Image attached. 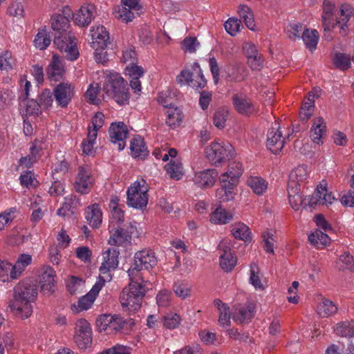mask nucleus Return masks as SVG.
Returning <instances> with one entry per match:
<instances>
[{
	"mask_svg": "<svg viewBox=\"0 0 354 354\" xmlns=\"http://www.w3.org/2000/svg\"><path fill=\"white\" fill-rule=\"evenodd\" d=\"M303 188L288 186L289 203L295 211L299 210L302 206L304 207L306 206L314 207L319 205H331L336 200L333 193L328 190L327 183L324 180L317 185L315 192L311 196L303 198Z\"/></svg>",
	"mask_w": 354,
	"mask_h": 354,
	"instance_id": "1",
	"label": "nucleus"
},
{
	"mask_svg": "<svg viewBox=\"0 0 354 354\" xmlns=\"http://www.w3.org/2000/svg\"><path fill=\"white\" fill-rule=\"evenodd\" d=\"M335 5L328 1H324L323 3V14L322 15V26L324 28V38L327 41L333 39V30L338 26L339 33L344 37L348 32V22L353 15V9L349 4H342L339 8V15L337 17L336 22L331 20Z\"/></svg>",
	"mask_w": 354,
	"mask_h": 354,
	"instance_id": "2",
	"label": "nucleus"
},
{
	"mask_svg": "<svg viewBox=\"0 0 354 354\" xmlns=\"http://www.w3.org/2000/svg\"><path fill=\"white\" fill-rule=\"evenodd\" d=\"M51 26L53 30L59 34L54 39V44L56 47L66 53L68 60L77 59L79 51L77 48L76 38L72 33L67 32L70 26L68 17L59 14L55 15L51 18Z\"/></svg>",
	"mask_w": 354,
	"mask_h": 354,
	"instance_id": "3",
	"label": "nucleus"
},
{
	"mask_svg": "<svg viewBox=\"0 0 354 354\" xmlns=\"http://www.w3.org/2000/svg\"><path fill=\"white\" fill-rule=\"evenodd\" d=\"M37 294L35 285L24 281L19 283L15 288L14 299L10 304L11 311L21 319L29 317L32 313V303Z\"/></svg>",
	"mask_w": 354,
	"mask_h": 354,
	"instance_id": "4",
	"label": "nucleus"
},
{
	"mask_svg": "<svg viewBox=\"0 0 354 354\" xmlns=\"http://www.w3.org/2000/svg\"><path fill=\"white\" fill-rule=\"evenodd\" d=\"M100 73L104 79L103 91L105 95L113 98L120 105L128 104L130 95L124 78L116 72L103 71Z\"/></svg>",
	"mask_w": 354,
	"mask_h": 354,
	"instance_id": "5",
	"label": "nucleus"
},
{
	"mask_svg": "<svg viewBox=\"0 0 354 354\" xmlns=\"http://www.w3.org/2000/svg\"><path fill=\"white\" fill-rule=\"evenodd\" d=\"M129 281V286L124 288L120 294V301L124 310L133 313L140 308L143 297L152 285L149 281Z\"/></svg>",
	"mask_w": 354,
	"mask_h": 354,
	"instance_id": "6",
	"label": "nucleus"
},
{
	"mask_svg": "<svg viewBox=\"0 0 354 354\" xmlns=\"http://www.w3.org/2000/svg\"><path fill=\"white\" fill-rule=\"evenodd\" d=\"M157 258L155 253L151 250H142L136 252L133 258V262L127 272L129 280H138L145 283L141 271L142 270H148L157 264Z\"/></svg>",
	"mask_w": 354,
	"mask_h": 354,
	"instance_id": "7",
	"label": "nucleus"
},
{
	"mask_svg": "<svg viewBox=\"0 0 354 354\" xmlns=\"http://www.w3.org/2000/svg\"><path fill=\"white\" fill-rule=\"evenodd\" d=\"M205 153L209 162L218 167L234 155V149L228 142L214 141L205 147Z\"/></svg>",
	"mask_w": 354,
	"mask_h": 354,
	"instance_id": "8",
	"label": "nucleus"
},
{
	"mask_svg": "<svg viewBox=\"0 0 354 354\" xmlns=\"http://www.w3.org/2000/svg\"><path fill=\"white\" fill-rule=\"evenodd\" d=\"M176 80L180 85H189L196 89L203 88L207 84L200 65L197 62H194L191 65V70L187 67L182 70L176 76Z\"/></svg>",
	"mask_w": 354,
	"mask_h": 354,
	"instance_id": "9",
	"label": "nucleus"
},
{
	"mask_svg": "<svg viewBox=\"0 0 354 354\" xmlns=\"http://www.w3.org/2000/svg\"><path fill=\"white\" fill-rule=\"evenodd\" d=\"M147 191L146 182L143 179L136 180L127 189V205L136 209L146 207L148 203Z\"/></svg>",
	"mask_w": 354,
	"mask_h": 354,
	"instance_id": "10",
	"label": "nucleus"
},
{
	"mask_svg": "<svg viewBox=\"0 0 354 354\" xmlns=\"http://www.w3.org/2000/svg\"><path fill=\"white\" fill-rule=\"evenodd\" d=\"M120 252L117 248H109L102 253V262L100 268V276L97 282L110 281L112 279L111 271L115 270L119 264Z\"/></svg>",
	"mask_w": 354,
	"mask_h": 354,
	"instance_id": "11",
	"label": "nucleus"
},
{
	"mask_svg": "<svg viewBox=\"0 0 354 354\" xmlns=\"http://www.w3.org/2000/svg\"><path fill=\"white\" fill-rule=\"evenodd\" d=\"M121 5L115 7L113 13L118 19L126 23L139 15L142 10L140 0H121Z\"/></svg>",
	"mask_w": 354,
	"mask_h": 354,
	"instance_id": "12",
	"label": "nucleus"
},
{
	"mask_svg": "<svg viewBox=\"0 0 354 354\" xmlns=\"http://www.w3.org/2000/svg\"><path fill=\"white\" fill-rule=\"evenodd\" d=\"M74 341L80 349H86L92 343V330L90 324L84 319L75 322Z\"/></svg>",
	"mask_w": 354,
	"mask_h": 354,
	"instance_id": "13",
	"label": "nucleus"
},
{
	"mask_svg": "<svg viewBox=\"0 0 354 354\" xmlns=\"http://www.w3.org/2000/svg\"><path fill=\"white\" fill-rule=\"evenodd\" d=\"M53 93L57 105L66 108L75 94V86L69 82H61L54 88Z\"/></svg>",
	"mask_w": 354,
	"mask_h": 354,
	"instance_id": "14",
	"label": "nucleus"
},
{
	"mask_svg": "<svg viewBox=\"0 0 354 354\" xmlns=\"http://www.w3.org/2000/svg\"><path fill=\"white\" fill-rule=\"evenodd\" d=\"M136 227L130 223V229L128 231L120 227H113L109 226L110 236L108 243L110 245L118 247H127L131 243V234L134 232Z\"/></svg>",
	"mask_w": 354,
	"mask_h": 354,
	"instance_id": "15",
	"label": "nucleus"
},
{
	"mask_svg": "<svg viewBox=\"0 0 354 354\" xmlns=\"http://www.w3.org/2000/svg\"><path fill=\"white\" fill-rule=\"evenodd\" d=\"M103 286V282L96 281L91 290L86 295L80 297L77 303H75L71 306V310L73 313H80L91 308Z\"/></svg>",
	"mask_w": 354,
	"mask_h": 354,
	"instance_id": "16",
	"label": "nucleus"
},
{
	"mask_svg": "<svg viewBox=\"0 0 354 354\" xmlns=\"http://www.w3.org/2000/svg\"><path fill=\"white\" fill-rule=\"evenodd\" d=\"M94 184V178L88 167H81L75 178L74 187L75 190L82 194H88Z\"/></svg>",
	"mask_w": 354,
	"mask_h": 354,
	"instance_id": "17",
	"label": "nucleus"
},
{
	"mask_svg": "<svg viewBox=\"0 0 354 354\" xmlns=\"http://www.w3.org/2000/svg\"><path fill=\"white\" fill-rule=\"evenodd\" d=\"M109 133L111 141L117 145L118 149L119 151L124 149L129 133L124 123L122 122H113L109 127Z\"/></svg>",
	"mask_w": 354,
	"mask_h": 354,
	"instance_id": "18",
	"label": "nucleus"
},
{
	"mask_svg": "<svg viewBox=\"0 0 354 354\" xmlns=\"http://www.w3.org/2000/svg\"><path fill=\"white\" fill-rule=\"evenodd\" d=\"M39 277L41 291L45 295L53 292L56 283V274L54 269L50 266H44L41 268Z\"/></svg>",
	"mask_w": 354,
	"mask_h": 354,
	"instance_id": "19",
	"label": "nucleus"
},
{
	"mask_svg": "<svg viewBox=\"0 0 354 354\" xmlns=\"http://www.w3.org/2000/svg\"><path fill=\"white\" fill-rule=\"evenodd\" d=\"M310 171L306 165H298L289 174L288 186L304 189L308 183Z\"/></svg>",
	"mask_w": 354,
	"mask_h": 354,
	"instance_id": "20",
	"label": "nucleus"
},
{
	"mask_svg": "<svg viewBox=\"0 0 354 354\" xmlns=\"http://www.w3.org/2000/svg\"><path fill=\"white\" fill-rule=\"evenodd\" d=\"M243 173V167L239 161L230 162L223 173L219 176L220 183H230L232 185H238L241 176Z\"/></svg>",
	"mask_w": 354,
	"mask_h": 354,
	"instance_id": "21",
	"label": "nucleus"
},
{
	"mask_svg": "<svg viewBox=\"0 0 354 354\" xmlns=\"http://www.w3.org/2000/svg\"><path fill=\"white\" fill-rule=\"evenodd\" d=\"M227 241H221L218 245L219 250L222 252L220 255V266L222 270L225 272H230L236 265L237 259L231 252L230 248L227 245Z\"/></svg>",
	"mask_w": 354,
	"mask_h": 354,
	"instance_id": "22",
	"label": "nucleus"
},
{
	"mask_svg": "<svg viewBox=\"0 0 354 354\" xmlns=\"http://www.w3.org/2000/svg\"><path fill=\"white\" fill-rule=\"evenodd\" d=\"M91 44L93 49L106 48L109 42V35L105 27L95 25L91 28Z\"/></svg>",
	"mask_w": 354,
	"mask_h": 354,
	"instance_id": "23",
	"label": "nucleus"
},
{
	"mask_svg": "<svg viewBox=\"0 0 354 354\" xmlns=\"http://www.w3.org/2000/svg\"><path fill=\"white\" fill-rule=\"evenodd\" d=\"M96 13L93 4H84L75 15V23L79 26H87L95 19Z\"/></svg>",
	"mask_w": 354,
	"mask_h": 354,
	"instance_id": "24",
	"label": "nucleus"
},
{
	"mask_svg": "<svg viewBox=\"0 0 354 354\" xmlns=\"http://www.w3.org/2000/svg\"><path fill=\"white\" fill-rule=\"evenodd\" d=\"M46 74L50 81L57 82L62 80L65 74L64 59L57 55H53L46 68Z\"/></svg>",
	"mask_w": 354,
	"mask_h": 354,
	"instance_id": "25",
	"label": "nucleus"
},
{
	"mask_svg": "<svg viewBox=\"0 0 354 354\" xmlns=\"http://www.w3.org/2000/svg\"><path fill=\"white\" fill-rule=\"evenodd\" d=\"M285 138L278 127H272L267 134V148L273 153L277 154L281 151L284 145Z\"/></svg>",
	"mask_w": 354,
	"mask_h": 354,
	"instance_id": "26",
	"label": "nucleus"
},
{
	"mask_svg": "<svg viewBox=\"0 0 354 354\" xmlns=\"http://www.w3.org/2000/svg\"><path fill=\"white\" fill-rule=\"evenodd\" d=\"M327 127L322 117H316L313 120L309 136L311 140L317 145L323 144V138L326 136Z\"/></svg>",
	"mask_w": 354,
	"mask_h": 354,
	"instance_id": "27",
	"label": "nucleus"
},
{
	"mask_svg": "<svg viewBox=\"0 0 354 354\" xmlns=\"http://www.w3.org/2000/svg\"><path fill=\"white\" fill-rule=\"evenodd\" d=\"M255 305L253 303L239 304L232 312V319L237 323L249 322L254 315Z\"/></svg>",
	"mask_w": 354,
	"mask_h": 354,
	"instance_id": "28",
	"label": "nucleus"
},
{
	"mask_svg": "<svg viewBox=\"0 0 354 354\" xmlns=\"http://www.w3.org/2000/svg\"><path fill=\"white\" fill-rule=\"evenodd\" d=\"M218 173L215 169H207L195 173L194 181L202 188H209L214 185Z\"/></svg>",
	"mask_w": 354,
	"mask_h": 354,
	"instance_id": "29",
	"label": "nucleus"
},
{
	"mask_svg": "<svg viewBox=\"0 0 354 354\" xmlns=\"http://www.w3.org/2000/svg\"><path fill=\"white\" fill-rule=\"evenodd\" d=\"M234 109L242 115H250L254 112L250 99L244 93H236L232 97Z\"/></svg>",
	"mask_w": 354,
	"mask_h": 354,
	"instance_id": "30",
	"label": "nucleus"
},
{
	"mask_svg": "<svg viewBox=\"0 0 354 354\" xmlns=\"http://www.w3.org/2000/svg\"><path fill=\"white\" fill-rule=\"evenodd\" d=\"M234 212L218 205L210 214L209 221L214 225H225L234 219Z\"/></svg>",
	"mask_w": 354,
	"mask_h": 354,
	"instance_id": "31",
	"label": "nucleus"
},
{
	"mask_svg": "<svg viewBox=\"0 0 354 354\" xmlns=\"http://www.w3.org/2000/svg\"><path fill=\"white\" fill-rule=\"evenodd\" d=\"M85 218L92 227H99L102 221V212L98 204L94 203L85 210Z\"/></svg>",
	"mask_w": 354,
	"mask_h": 354,
	"instance_id": "32",
	"label": "nucleus"
},
{
	"mask_svg": "<svg viewBox=\"0 0 354 354\" xmlns=\"http://www.w3.org/2000/svg\"><path fill=\"white\" fill-rule=\"evenodd\" d=\"M221 187L216 191V198L221 202H229L233 201L236 195L234 189L237 185H232L230 183H220Z\"/></svg>",
	"mask_w": 354,
	"mask_h": 354,
	"instance_id": "33",
	"label": "nucleus"
},
{
	"mask_svg": "<svg viewBox=\"0 0 354 354\" xmlns=\"http://www.w3.org/2000/svg\"><path fill=\"white\" fill-rule=\"evenodd\" d=\"M82 204L78 197L75 195H69L64 198V202L62 206L57 211V214L59 216H66L69 213L73 214L74 211L81 207Z\"/></svg>",
	"mask_w": 354,
	"mask_h": 354,
	"instance_id": "34",
	"label": "nucleus"
},
{
	"mask_svg": "<svg viewBox=\"0 0 354 354\" xmlns=\"http://www.w3.org/2000/svg\"><path fill=\"white\" fill-rule=\"evenodd\" d=\"M248 186L258 196L263 195L268 189V183L259 176H251L247 180Z\"/></svg>",
	"mask_w": 354,
	"mask_h": 354,
	"instance_id": "35",
	"label": "nucleus"
},
{
	"mask_svg": "<svg viewBox=\"0 0 354 354\" xmlns=\"http://www.w3.org/2000/svg\"><path fill=\"white\" fill-rule=\"evenodd\" d=\"M250 282L257 290H263L266 288V281L256 263L250 265Z\"/></svg>",
	"mask_w": 354,
	"mask_h": 354,
	"instance_id": "36",
	"label": "nucleus"
},
{
	"mask_svg": "<svg viewBox=\"0 0 354 354\" xmlns=\"http://www.w3.org/2000/svg\"><path fill=\"white\" fill-rule=\"evenodd\" d=\"M32 256L28 254H21L15 264H12V277L19 279L26 268L32 263Z\"/></svg>",
	"mask_w": 354,
	"mask_h": 354,
	"instance_id": "37",
	"label": "nucleus"
},
{
	"mask_svg": "<svg viewBox=\"0 0 354 354\" xmlns=\"http://www.w3.org/2000/svg\"><path fill=\"white\" fill-rule=\"evenodd\" d=\"M337 305L331 300L324 298L317 304L316 308L317 313L322 317H328L337 312Z\"/></svg>",
	"mask_w": 354,
	"mask_h": 354,
	"instance_id": "38",
	"label": "nucleus"
},
{
	"mask_svg": "<svg viewBox=\"0 0 354 354\" xmlns=\"http://www.w3.org/2000/svg\"><path fill=\"white\" fill-rule=\"evenodd\" d=\"M165 169L169 176L176 180H180L184 175L183 164L176 157L171 159L165 165Z\"/></svg>",
	"mask_w": 354,
	"mask_h": 354,
	"instance_id": "39",
	"label": "nucleus"
},
{
	"mask_svg": "<svg viewBox=\"0 0 354 354\" xmlns=\"http://www.w3.org/2000/svg\"><path fill=\"white\" fill-rule=\"evenodd\" d=\"M334 332L337 335L343 337H354V319L337 323L334 328Z\"/></svg>",
	"mask_w": 354,
	"mask_h": 354,
	"instance_id": "40",
	"label": "nucleus"
},
{
	"mask_svg": "<svg viewBox=\"0 0 354 354\" xmlns=\"http://www.w3.org/2000/svg\"><path fill=\"white\" fill-rule=\"evenodd\" d=\"M305 46L311 52L317 48L319 39L318 32L315 29H306L301 35Z\"/></svg>",
	"mask_w": 354,
	"mask_h": 354,
	"instance_id": "41",
	"label": "nucleus"
},
{
	"mask_svg": "<svg viewBox=\"0 0 354 354\" xmlns=\"http://www.w3.org/2000/svg\"><path fill=\"white\" fill-rule=\"evenodd\" d=\"M131 153L135 158H143L147 156L148 151L143 139L140 137H135L131 142Z\"/></svg>",
	"mask_w": 354,
	"mask_h": 354,
	"instance_id": "42",
	"label": "nucleus"
},
{
	"mask_svg": "<svg viewBox=\"0 0 354 354\" xmlns=\"http://www.w3.org/2000/svg\"><path fill=\"white\" fill-rule=\"evenodd\" d=\"M308 240L317 248H322L328 245L330 242L328 235L319 230L311 233L308 236Z\"/></svg>",
	"mask_w": 354,
	"mask_h": 354,
	"instance_id": "43",
	"label": "nucleus"
},
{
	"mask_svg": "<svg viewBox=\"0 0 354 354\" xmlns=\"http://www.w3.org/2000/svg\"><path fill=\"white\" fill-rule=\"evenodd\" d=\"M237 13L245 22L246 26L251 30H254L255 23L252 10L249 6L241 4L237 8Z\"/></svg>",
	"mask_w": 354,
	"mask_h": 354,
	"instance_id": "44",
	"label": "nucleus"
},
{
	"mask_svg": "<svg viewBox=\"0 0 354 354\" xmlns=\"http://www.w3.org/2000/svg\"><path fill=\"white\" fill-rule=\"evenodd\" d=\"M214 304L219 312V324L222 326H228L230 323V308L218 299L214 301Z\"/></svg>",
	"mask_w": 354,
	"mask_h": 354,
	"instance_id": "45",
	"label": "nucleus"
},
{
	"mask_svg": "<svg viewBox=\"0 0 354 354\" xmlns=\"http://www.w3.org/2000/svg\"><path fill=\"white\" fill-rule=\"evenodd\" d=\"M13 266L9 261L0 259V281L10 282L17 279L12 277Z\"/></svg>",
	"mask_w": 354,
	"mask_h": 354,
	"instance_id": "46",
	"label": "nucleus"
},
{
	"mask_svg": "<svg viewBox=\"0 0 354 354\" xmlns=\"http://www.w3.org/2000/svg\"><path fill=\"white\" fill-rule=\"evenodd\" d=\"M21 112L26 115V118L38 115L41 113L38 102L34 100H24L21 104Z\"/></svg>",
	"mask_w": 354,
	"mask_h": 354,
	"instance_id": "47",
	"label": "nucleus"
},
{
	"mask_svg": "<svg viewBox=\"0 0 354 354\" xmlns=\"http://www.w3.org/2000/svg\"><path fill=\"white\" fill-rule=\"evenodd\" d=\"M231 232L235 239L247 241L250 239V228L243 223H236L232 225Z\"/></svg>",
	"mask_w": 354,
	"mask_h": 354,
	"instance_id": "48",
	"label": "nucleus"
},
{
	"mask_svg": "<svg viewBox=\"0 0 354 354\" xmlns=\"http://www.w3.org/2000/svg\"><path fill=\"white\" fill-rule=\"evenodd\" d=\"M166 123L170 127L174 128L180 125L183 120L182 112L177 107H169L166 112Z\"/></svg>",
	"mask_w": 354,
	"mask_h": 354,
	"instance_id": "49",
	"label": "nucleus"
},
{
	"mask_svg": "<svg viewBox=\"0 0 354 354\" xmlns=\"http://www.w3.org/2000/svg\"><path fill=\"white\" fill-rule=\"evenodd\" d=\"M97 134L94 130L88 131L87 137L82 142V151L86 155H93L95 152Z\"/></svg>",
	"mask_w": 354,
	"mask_h": 354,
	"instance_id": "50",
	"label": "nucleus"
},
{
	"mask_svg": "<svg viewBox=\"0 0 354 354\" xmlns=\"http://www.w3.org/2000/svg\"><path fill=\"white\" fill-rule=\"evenodd\" d=\"M50 37L46 29H40L37 33L34 45L39 50L46 49L50 44Z\"/></svg>",
	"mask_w": 354,
	"mask_h": 354,
	"instance_id": "51",
	"label": "nucleus"
},
{
	"mask_svg": "<svg viewBox=\"0 0 354 354\" xmlns=\"http://www.w3.org/2000/svg\"><path fill=\"white\" fill-rule=\"evenodd\" d=\"M335 66L342 71H346L351 67V57L343 53H336L333 59Z\"/></svg>",
	"mask_w": 354,
	"mask_h": 354,
	"instance_id": "52",
	"label": "nucleus"
},
{
	"mask_svg": "<svg viewBox=\"0 0 354 354\" xmlns=\"http://www.w3.org/2000/svg\"><path fill=\"white\" fill-rule=\"evenodd\" d=\"M275 234L274 231L267 230L262 234L263 248L267 253H274V246L276 242Z\"/></svg>",
	"mask_w": 354,
	"mask_h": 354,
	"instance_id": "53",
	"label": "nucleus"
},
{
	"mask_svg": "<svg viewBox=\"0 0 354 354\" xmlns=\"http://www.w3.org/2000/svg\"><path fill=\"white\" fill-rule=\"evenodd\" d=\"M84 288V281L80 278L71 277L67 281L68 290L72 295L82 293Z\"/></svg>",
	"mask_w": 354,
	"mask_h": 354,
	"instance_id": "54",
	"label": "nucleus"
},
{
	"mask_svg": "<svg viewBox=\"0 0 354 354\" xmlns=\"http://www.w3.org/2000/svg\"><path fill=\"white\" fill-rule=\"evenodd\" d=\"M228 117V110L225 107L216 109L213 115V123L218 129H223Z\"/></svg>",
	"mask_w": 354,
	"mask_h": 354,
	"instance_id": "55",
	"label": "nucleus"
},
{
	"mask_svg": "<svg viewBox=\"0 0 354 354\" xmlns=\"http://www.w3.org/2000/svg\"><path fill=\"white\" fill-rule=\"evenodd\" d=\"M173 290L177 297L185 299L190 296L192 286L187 282L178 281L174 283Z\"/></svg>",
	"mask_w": 354,
	"mask_h": 354,
	"instance_id": "56",
	"label": "nucleus"
},
{
	"mask_svg": "<svg viewBox=\"0 0 354 354\" xmlns=\"http://www.w3.org/2000/svg\"><path fill=\"white\" fill-rule=\"evenodd\" d=\"M303 25L298 22H293L289 24L286 28V32L287 37L292 39L296 40L300 38L301 33L305 30Z\"/></svg>",
	"mask_w": 354,
	"mask_h": 354,
	"instance_id": "57",
	"label": "nucleus"
},
{
	"mask_svg": "<svg viewBox=\"0 0 354 354\" xmlns=\"http://www.w3.org/2000/svg\"><path fill=\"white\" fill-rule=\"evenodd\" d=\"M53 93L50 89H44L39 95L40 110H48L53 105Z\"/></svg>",
	"mask_w": 354,
	"mask_h": 354,
	"instance_id": "58",
	"label": "nucleus"
},
{
	"mask_svg": "<svg viewBox=\"0 0 354 354\" xmlns=\"http://www.w3.org/2000/svg\"><path fill=\"white\" fill-rule=\"evenodd\" d=\"M226 32L231 36H236L243 27L241 20L236 17L229 18L224 24Z\"/></svg>",
	"mask_w": 354,
	"mask_h": 354,
	"instance_id": "59",
	"label": "nucleus"
},
{
	"mask_svg": "<svg viewBox=\"0 0 354 354\" xmlns=\"http://www.w3.org/2000/svg\"><path fill=\"white\" fill-rule=\"evenodd\" d=\"M181 322L180 315L177 313L169 312L166 313L162 317L163 325L169 329L177 328Z\"/></svg>",
	"mask_w": 354,
	"mask_h": 354,
	"instance_id": "60",
	"label": "nucleus"
},
{
	"mask_svg": "<svg viewBox=\"0 0 354 354\" xmlns=\"http://www.w3.org/2000/svg\"><path fill=\"white\" fill-rule=\"evenodd\" d=\"M337 267L340 270H354V259L349 252H344L336 262Z\"/></svg>",
	"mask_w": 354,
	"mask_h": 354,
	"instance_id": "61",
	"label": "nucleus"
},
{
	"mask_svg": "<svg viewBox=\"0 0 354 354\" xmlns=\"http://www.w3.org/2000/svg\"><path fill=\"white\" fill-rule=\"evenodd\" d=\"M100 91V87L97 83L91 84L85 93V97L90 103L97 104L100 102L98 97Z\"/></svg>",
	"mask_w": 354,
	"mask_h": 354,
	"instance_id": "62",
	"label": "nucleus"
},
{
	"mask_svg": "<svg viewBox=\"0 0 354 354\" xmlns=\"http://www.w3.org/2000/svg\"><path fill=\"white\" fill-rule=\"evenodd\" d=\"M144 74V68L134 62L129 63L125 68V75L131 79L140 78Z\"/></svg>",
	"mask_w": 354,
	"mask_h": 354,
	"instance_id": "63",
	"label": "nucleus"
},
{
	"mask_svg": "<svg viewBox=\"0 0 354 354\" xmlns=\"http://www.w3.org/2000/svg\"><path fill=\"white\" fill-rule=\"evenodd\" d=\"M15 64V59L9 51H5L0 55V70L8 71Z\"/></svg>",
	"mask_w": 354,
	"mask_h": 354,
	"instance_id": "64",
	"label": "nucleus"
}]
</instances>
